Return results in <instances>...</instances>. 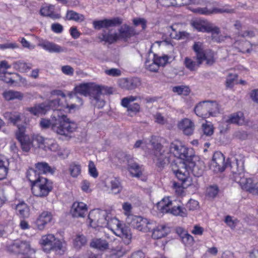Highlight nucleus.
I'll use <instances>...</instances> for the list:
<instances>
[{
	"label": "nucleus",
	"mask_w": 258,
	"mask_h": 258,
	"mask_svg": "<svg viewBox=\"0 0 258 258\" xmlns=\"http://www.w3.org/2000/svg\"><path fill=\"white\" fill-rule=\"evenodd\" d=\"M122 23V20L117 17L112 19H104L100 21H95L93 25L95 29H100L102 28H107L110 27L119 25Z\"/></svg>",
	"instance_id": "17"
},
{
	"label": "nucleus",
	"mask_w": 258,
	"mask_h": 258,
	"mask_svg": "<svg viewBox=\"0 0 258 258\" xmlns=\"http://www.w3.org/2000/svg\"><path fill=\"white\" fill-rule=\"evenodd\" d=\"M51 29L55 33H61L63 31V28L59 23H53L51 26Z\"/></svg>",
	"instance_id": "63"
},
{
	"label": "nucleus",
	"mask_w": 258,
	"mask_h": 258,
	"mask_svg": "<svg viewBox=\"0 0 258 258\" xmlns=\"http://www.w3.org/2000/svg\"><path fill=\"white\" fill-rule=\"evenodd\" d=\"M44 102L39 104H35L33 106L28 107L26 110L29 112L31 114L35 116H39L40 115H45L46 114V106Z\"/></svg>",
	"instance_id": "25"
},
{
	"label": "nucleus",
	"mask_w": 258,
	"mask_h": 258,
	"mask_svg": "<svg viewBox=\"0 0 258 258\" xmlns=\"http://www.w3.org/2000/svg\"><path fill=\"white\" fill-rule=\"evenodd\" d=\"M141 100L140 96H130L122 99L121 104L123 107H127L128 105L131 104V103L138 100Z\"/></svg>",
	"instance_id": "49"
},
{
	"label": "nucleus",
	"mask_w": 258,
	"mask_h": 258,
	"mask_svg": "<svg viewBox=\"0 0 258 258\" xmlns=\"http://www.w3.org/2000/svg\"><path fill=\"white\" fill-rule=\"evenodd\" d=\"M105 218V220H103V222L106 226H121L120 221L116 217H112L106 214Z\"/></svg>",
	"instance_id": "47"
},
{
	"label": "nucleus",
	"mask_w": 258,
	"mask_h": 258,
	"mask_svg": "<svg viewBox=\"0 0 258 258\" xmlns=\"http://www.w3.org/2000/svg\"><path fill=\"white\" fill-rule=\"evenodd\" d=\"M254 181L255 180L250 178H244V175H243L241 177H239V176H236V182L240 185L243 189L248 192L249 191L250 188L252 186Z\"/></svg>",
	"instance_id": "28"
},
{
	"label": "nucleus",
	"mask_w": 258,
	"mask_h": 258,
	"mask_svg": "<svg viewBox=\"0 0 258 258\" xmlns=\"http://www.w3.org/2000/svg\"><path fill=\"white\" fill-rule=\"evenodd\" d=\"M98 91L96 93H93L91 96V104L95 107L98 108H102L105 105V101L104 99L102 97V95L101 94V90L98 87Z\"/></svg>",
	"instance_id": "26"
},
{
	"label": "nucleus",
	"mask_w": 258,
	"mask_h": 258,
	"mask_svg": "<svg viewBox=\"0 0 258 258\" xmlns=\"http://www.w3.org/2000/svg\"><path fill=\"white\" fill-rule=\"evenodd\" d=\"M210 169L215 172H222L227 167L223 154L220 152H216L210 162Z\"/></svg>",
	"instance_id": "12"
},
{
	"label": "nucleus",
	"mask_w": 258,
	"mask_h": 258,
	"mask_svg": "<svg viewBox=\"0 0 258 258\" xmlns=\"http://www.w3.org/2000/svg\"><path fill=\"white\" fill-rule=\"evenodd\" d=\"M25 127H19V131L16 132V137L21 145V148L23 151L28 152L32 147L31 139L29 136L25 134Z\"/></svg>",
	"instance_id": "13"
},
{
	"label": "nucleus",
	"mask_w": 258,
	"mask_h": 258,
	"mask_svg": "<svg viewBox=\"0 0 258 258\" xmlns=\"http://www.w3.org/2000/svg\"><path fill=\"white\" fill-rule=\"evenodd\" d=\"M27 177L31 182V186L33 183L39 181L43 178V177L39 174L36 169L35 170L33 169H30L27 171Z\"/></svg>",
	"instance_id": "34"
},
{
	"label": "nucleus",
	"mask_w": 258,
	"mask_h": 258,
	"mask_svg": "<svg viewBox=\"0 0 258 258\" xmlns=\"http://www.w3.org/2000/svg\"><path fill=\"white\" fill-rule=\"evenodd\" d=\"M202 130L204 135L207 136H211L214 132L213 126L207 124H203L202 125Z\"/></svg>",
	"instance_id": "56"
},
{
	"label": "nucleus",
	"mask_w": 258,
	"mask_h": 258,
	"mask_svg": "<svg viewBox=\"0 0 258 258\" xmlns=\"http://www.w3.org/2000/svg\"><path fill=\"white\" fill-rule=\"evenodd\" d=\"M5 117L8 118V120L18 127V131H19V126L22 127L23 125L20 126L18 123L21 121V114L17 112H6L5 114Z\"/></svg>",
	"instance_id": "32"
},
{
	"label": "nucleus",
	"mask_w": 258,
	"mask_h": 258,
	"mask_svg": "<svg viewBox=\"0 0 258 258\" xmlns=\"http://www.w3.org/2000/svg\"><path fill=\"white\" fill-rule=\"evenodd\" d=\"M172 203L168 198H163L157 204V208L162 213H171L174 216L185 217L187 215L186 209L180 206H173L170 208Z\"/></svg>",
	"instance_id": "6"
},
{
	"label": "nucleus",
	"mask_w": 258,
	"mask_h": 258,
	"mask_svg": "<svg viewBox=\"0 0 258 258\" xmlns=\"http://www.w3.org/2000/svg\"><path fill=\"white\" fill-rule=\"evenodd\" d=\"M66 243L62 242L58 239H55V242L52 245V250L56 252L61 253V252H63L66 250Z\"/></svg>",
	"instance_id": "45"
},
{
	"label": "nucleus",
	"mask_w": 258,
	"mask_h": 258,
	"mask_svg": "<svg viewBox=\"0 0 258 258\" xmlns=\"http://www.w3.org/2000/svg\"><path fill=\"white\" fill-rule=\"evenodd\" d=\"M139 34L135 29L132 26L126 24L122 25L118 30V33L114 34H108L103 33L100 37L101 41H104L110 44L113 43L118 39H121L124 41H127L128 40Z\"/></svg>",
	"instance_id": "4"
},
{
	"label": "nucleus",
	"mask_w": 258,
	"mask_h": 258,
	"mask_svg": "<svg viewBox=\"0 0 258 258\" xmlns=\"http://www.w3.org/2000/svg\"><path fill=\"white\" fill-rule=\"evenodd\" d=\"M192 48L196 52L197 60H199V64H202L204 60L206 61V64L208 66H212L215 62L214 52L210 51L206 54L202 47V43L195 42Z\"/></svg>",
	"instance_id": "10"
},
{
	"label": "nucleus",
	"mask_w": 258,
	"mask_h": 258,
	"mask_svg": "<svg viewBox=\"0 0 258 258\" xmlns=\"http://www.w3.org/2000/svg\"><path fill=\"white\" fill-rule=\"evenodd\" d=\"M98 85L93 84L86 83L81 84L75 87L74 92L69 94L70 98L76 96L77 94L84 95L85 96H89L91 97L93 93L98 92Z\"/></svg>",
	"instance_id": "11"
},
{
	"label": "nucleus",
	"mask_w": 258,
	"mask_h": 258,
	"mask_svg": "<svg viewBox=\"0 0 258 258\" xmlns=\"http://www.w3.org/2000/svg\"><path fill=\"white\" fill-rule=\"evenodd\" d=\"M106 75L112 77H118L121 75V71L120 70L115 68H112L105 71Z\"/></svg>",
	"instance_id": "57"
},
{
	"label": "nucleus",
	"mask_w": 258,
	"mask_h": 258,
	"mask_svg": "<svg viewBox=\"0 0 258 258\" xmlns=\"http://www.w3.org/2000/svg\"><path fill=\"white\" fill-rule=\"evenodd\" d=\"M226 122L228 123H235L238 125L243 124L244 123L243 113L239 112L230 115Z\"/></svg>",
	"instance_id": "33"
},
{
	"label": "nucleus",
	"mask_w": 258,
	"mask_h": 258,
	"mask_svg": "<svg viewBox=\"0 0 258 258\" xmlns=\"http://www.w3.org/2000/svg\"><path fill=\"white\" fill-rule=\"evenodd\" d=\"M129 227H114L111 229L114 233L117 236L121 237L125 244H128L132 239V234Z\"/></svg>",
	"instance_id": "18"
},
{
	"label": "nucleus",
	"mask_w": 258,
	"mask_h": 258,
	"mask_svg": "<svg viewBox=\"0 0 258 258\" xmlns=\"http://www.w3.org/2000/svg\"><path fill=\"white\" fill-rule=\"evenodd\" d=\"M40 46L45 50L50 53H61L66 52L67 49L61 47L53 42L48 41H44L40 44Z\"/></svg>",
	"instance_id": "22"
},
{
	"label": "nucleus",
	"mask_w": 258,
	"mask_h": 258,
	"mask_svg": "<svg viewBox=\"0 0 258 258\" xmlns=\"http://www.w3.org/2000/svg\"><path fill=\"white\" fill-rule=\"evenodd\" d=\"M66 17L69 20H73L76 22H83L85 20L83 15L78 13L72 10L67 11Z\"/></svg>",
	"instance_id": "37"
},
{
	"label": "nucleus",
	"mask_w": 258,
	"mask_h": 258,
	"mask_svg": "<svg viewBox=\"0 0 258 258\" xmlns=\"http://www.w3.org/2000/svg\"><path fill=\"white\" fill-rule=\"evenodd\" d=\"M123 162H126L128 166V169L133 176L140 177L142 174L141 167L136 163L133 157L128 154L124 155Z\"/></svg>",
	"instance_id": "14"
},
{
	"label": "nucleus",
	"mask_w": 258,
	"mask_h": 258,
	"mask_svg": "<svg viewBox=\"0 0 258 258\" xmlns=\"http://www.w3.org/2000/svg\"><path fill=\"white\" fill-rule=\"evenodd\" d=\"M191 11L197 14L209 15L212 14L211 10L208 9L207 8H192Z\"/></svg>",
	"instance_id": "52"
},
{
	"label": "nucleus",
	"mask_w": 258,
	"mask_h": 258,
	"mask_svg": "<svg viewBox=\"0 0 258 258\" xmlns=\"http://www.w3.org/2000/svg\"><path fill=\"white\" fill-rule=\"evenodd\" d=\"M90 246L100 251H104L108 249L109 244L108 242L104 239L95 238L90 243Z\"/></svg>",
	"instance_id": "30"
},
{
	"label": "nucleus",
	"mask_w": 258,
	"mask_h": 258,
	"mask_svg": "<svg viewBox=\"0 0 258 258\" xmlns=\"http://www.w3.org/2000/svg\"><path fill=\"white\" fill-rule=\"evenodd\" d=\"M122 209L124 211V214L126 216V222L127 224L131 226H144L151 224L147 218L132 214L131 213L132 206L129 203H124Z\"/></svg>",
	"instance_id": "7"
},
{
	"label": "nucleus",
	"mask_w": 258,
	"mask_h": 258,
	"mask_svg": "<svg viewBox=\"0 0 258 258\" xmlns=\"http://www.w3.org/2000/svg\"><path fill=\"white\" fill-rule=\"evenodd\" d=\"M43 148L45 151L55 152L58 150L59 146L56 142L50 141V143H47V145H44Z\"/></svg>",
	"instance_id": "55"
},
{
	"label": "nucleus",
	"mask_w": 258,
	"mask_h": 258,
	"mask_svg": "<svg viewBox=\"0 0 258 258\" xmlns=\"http://www.w3.org/2000/svg\"><path fill=\"white\" fill-rule=\"evenodd\" d=\"M237 74H229L226 79V86L227 87H232L233 85L234 81L237 78Z\"/></svg>",
	"instance_id": "61"
},
{
	"label": "nucleus",
	"mask_w": 258,
	"mask_h": 258,
	"mask_svg": "<svg viewBox=\"0 0 258 258\" xmlns=\"http://www.w3.org/2000/svg\"><path fill=\"white\" fill-rule=\"evenodd\" d=\"M111 190L114 194L119 193L121 189L122 186L118 178L114 177L110 181Z\"/></svg>",
	"instance_id": "42"
},
{
	"label": "nucleus",
	"mask_w": 258,
	"mask_h": 258,
	"mask_svg": "<svg viewBox=\"0 0 258 258\" xmlns=\"http://www.w3.org/2000/svg\"><path fill=\"white\" fill-rule=\"evenodd\" d=\"M55 238L52 234L44 235L40 240V243L43 246V250L46 252H49L52 250V245L55 242Z\"/></svg>",
	"instance_id": "24"
},
{
	"label": "nucleus",
	"mask_w": 258,
	"mask_h": 258,
	"mask_svg": "<svg viewBox=\"0 0 258 258\" xmlns=\"http://www.w3.org/2000/svg\"><path fill=\"white\" fill-rule=\"evenodd\" d=\"M3 96L7 101L14 100L15 99L22 100L24 97V95L19 91L9 90L3 93Z\"/></svg>",
	"instance_id": "31"
},
{
	"label": "nucleus",
	"mask_w": 258,
	"mask_h": 258,
	"mask_svg": "<svg viewBox=\"0 0 258 258\" xmlns=\"http://www.w3.org/2000/svg\"><path fill=\"white\" fill-rule=\"evenodd\" d=\"M184 64L187 69L191 71H194L201 64H199L198 60L196 61L190 58L186 57L184 59Z\"/></svg>",
	"instance_id": "44"
},
{
	"label": "nucleus",
	"mask_w": 258,
	"mask_h": 258,
	"mask_svg": "<svg viewBox=\"0 0 258 258\" xmlns=\"http://www.w3.org/2000/svg\"><path fill=\"white\" fill-rule=\"evenodd\" d=\"M154 58L155 59L156 63H158L160 66H165L168 60V56L167 55H164L161 57H156L155 55H154Z\"/></svg>",
	"instance_id": "59"
},
{
	"label": "nucleus",
	"mask_w": 258,
	"mask_h": 258,
	"mask_svg": "<svg viewBox=\"0 0 258 258\" xmlns=\"http://www.w3.org/2000/svg\"><path fill=\"white\" fill-rule=\"evenodd\" d=\"M141 81L139 78H122L119 81V86L127 90H133L141 85Z\"/></svg>",
	"instance_id": "16"
},
{
	"label": "nucleus",
	"mask_w": 258,
	"mask_h": 258,
	"mask_svg": "<svg viewBox=\"0 0 258 258\" xmlns=\"http://www.w3.org/2000/svg\"><path fill=\"white\" fill-rule=\"evenodd\" d=\"M124 107L127 109L128 111H131L134 113L139 112L140 109V106L137 103H133V104H130L127 107Z\"/></svg>",
	"instance_id": "62"
},
{
	"label": "nucleus",
	"mask_w": 258,
	"mask_h": 258,
	"mask_svg": "<svg viewBox=\"0 0 258 258\" xmlns=\"http://www.w3.org/2000/svg\"><path fill=\"white\" fill-rule=\"evenodd\" d=\"M166 227H156L152 230V237L154 239H160L166 235Z\"/></svg>",
	"instance_id": "39"
},
{
	"label": "nucleus",
	"mask_w": 258,
	"mask_h": 258,
	"mask_svg": "<svg viewBox=\"0 0 258 258\" xmlns=\"http://www.w3.org/2000/svg\"><path fill=\"white\" fill-rule=\"evenodd\" d=\"M194 110L197 115L206 118L210 116H216L219 113V107L216 101L206 100L198 103Z\"/></svg>",
	"instance_id": "5"
},
{
	"label": "nucleus",
	"mask_w": 258,
	"mask_h": 258,
	"mask_svg": "<svg viewBox=\"0 0 258 258\" xmlns=\"http://www.w3.org/2000/svg\"><path fill=\"white\" fill-rule=\"evenodd\" d=\"M177 233L180 236L182 242L185 245H191L194 243V238L187 231L182 230L181 227L177 229Z\"/></svg>",
	"instance_id": "27"
},
{
	"label": "nucleus",
	"mask_w": 258,
	"mask_h": 258,
	"mask_svg": "<svg viewBox=\"0 0 258 258\" xmlns=\"http://www.w3.org/2000/svg\"><path fill=\"white\" fill-rule=\"evenodd\" d=\"M198 205L199 203L198 201L190 199L186 204V208L188 209L189 211H193L197 208Z\"/></svg>",
	"instance_id": "58"
},
{
	"label": "nucleus",
	"mask_w": 258,
	"mask_h": 258,
	"mask_svg": "<svg viewBox=\"0 0 258 258\" xmlns=\"http://www.w3.org/2000/svg\"><path fill=\"white\" fill-rule=\"evenodd\" d=\"M59 102L60 99L58 98L44 102V105L46 106L45 109L47 112L50 110H53V112L56 110L61 111V108L57 109V107L60 106Z\"/></svg>",
	"instance_id": "35"
},
{
	"label": "nucleus",
	"mask_w": 258,
	"mask_h": 258,
	"mask_svg": "<svg viewBox=\"0 0 258 258\" xmlns=\"http://www.w3.org/2000/svg\"><path fill=\"white\" fill-rule=\"evenodd\" d=\"M173 92L177 93L178 95L182 94L187 96L190 92L189 88L187 86H178L174 87L172 89Z\"/></svg>",
	"instance_id": "48"
},
{
	"label": "nucleus",
	"mask_w": 258,
	"mask_h": 258,
	"mask_svg": "<svg viewBox=\"0 0 258 258\" xmlns=\"http://www.w3.org/2000/svg\"><path fill=\"white\" fill-rule=\"evenodd\" d=\"M61 70L65 75L72 76L74 74V69L70 66H64L61 67Z\"/></svg>",
	"instance_id": "64"
},
{
	"label": "nucleus",
	"mask_w": 258,
	"mask_h": 258,
	"mask_svg": "<svg viewBox=\"0 0 258 258\" xmlns=\"http://www.w3.org/2000/svg\"><path fill=\"white\" fill-rule=\"evenodd\" d=\"M151 143L153 147V160L158 167H163L169 162V152L172 153L175 157L182 161H187L188 159L190 160L191 157H195L191 149H188L180 144L171 143L168 148L164 147L160 143H156L151 141Z\"/></svg>",
	"instance_id": "1"
},
{
	"label": "nucleus",
	"mask_w": 258,
	"mask_h": 258,
	"mask_svg": "<svg viewBox=\"0 0 258 258\" xmlns=\"http://www.w3.org/2000/svg\"><path fill=\"white\" fill-rule=\"evenodd\" d=\"M32 147L36 148H43L44 143V139L43 137L39 135H34L32 139Z\"/></svg>",
	"instance_id": "43"
},
{
	"label": "nucleus",
	"mask_w": 258,
	"mask_h": 258,
	"mask_svg": "<svg viewBox=\"0 0 258 258\" xmlns=\"http://www.w3.org/2000/svg\"><path fill=\"white\" fill-rule=\"evenodd\" d=\"M125 254V250L118 247L117 249L112 251L110 254L111 258H119Z\"/></svg>",
	"instance_id": "60"
},
{
	"label": "nucleus",
	"mask_w": 258,
	"mask_h": 258,
	"mask_svg": "<svg viewBox=\"0 0 258 258\" xmlns=\"http://www.w3.org/2000/svg\"><path fill=\"white\" fill-rule=\"evenodd\" d=\"M9 162L0 158V180L5 179L8 171Z\"/></svg>",
	"instance_id": "41"
},
{
	"label": "nucleus",
	"mask_w": 258,
	"mask_h": 258,
	"mask_svg": "<svg viewBox=\"0 0 258 258\" xmlns=\"http://www.w3.org/2000/svg\"><path fill=\"white\" fill-rule=\"evenodd\" d=\"M35 168L39 174L49 173L53 174L55 171V168H52L48 163L41 162L35 164Z\"/></svg>",
	"instance_id": "29"
},
{
	"label": "nucleus",
	"mask_w": 258,
	"mask_h": 258,
	"mask_svg": "<svg viewBox=\"0 0 258 258\" xmlns=\"http://www.w3.org/2000/svg\"><path fill=\"white\" fill-rule=\"evenodd\" d=\"M52 188V182L47 178L43 177L39 181L32 185L31 190L35 196L44 197L48 195Z\"/></svg>",
	"instance_id": "8"
},
{
	"label": "nucleus",
	"mask_w": 258,
	"mask_h": 258,
	"mask_svg": "<svg viewBox=\"0 0 258 258\" xmlns=\"http://www.w3.org/2000/svg\"><path fill=\"white\" fill-rule=\"evenodd\" d=\"M229 166L231 172L233 173L234 180L235 181L236 176L241 177L244 175V166L242 161L240 160L238 161L237 159H235L233 162L230 163Z\"/></svg>",
	"instance_id": "19"
},
{
	"label": "nucleus",
	"mask_w": 258,
	"mask_h": 258,
	"mask_svg": "<svg viewBox=\"0 0 258 258\" xmlns=\"http://www.w3.org/2000/svg\"><path fill=\"white\" fill-rule=\"evenodd\" d=\"M87 242L86 237L83 235H78L74 241V245L77 248H80Z\"/></svg>",
	"instance_id": "50"
},
{
	"label": "nucleus",
	"mask_w": 258,
	"mask_h": 258,
	"mask_svg": "<svg viewBox=\"0 0 258 258\" xmlns=\"http://www.w3.org/2000/svg\"><path fill=\"white\" fill-rule=\"evenodd\" d=\"M54 6L49 5L48 6L42 7L40 10V14L43 17H48L52 11H54Z\"/></svg>",
	"instance_id": "51"
},
{
	"label": "nucleus",
	"mask_w": 258,
	"mask_h": 258,
	"mask_svg": "<svg viewBox=\"0 0 258 258\" xmlns=\"http://www.w3.org/2000/svg\"><path fill=\"white\" fill-rule=\"evenodd\" d=\"M54 219L50 212H43L37 219V226H45L46 224L52 225L54 224Z\"/></svg>",
	"instance_id": "23"
},
{
	"label": "nucleus",
	"mask_w": 258,
	"mask_h": 258,
	"mask_svg": "<svg viewBox=\"0 0 258 258\" xmlns=\"http://www.w3.org/2000/svg\"><path fill=\"white\" fill-rule=\"evenodd\" d=\"M193 158L187 160V161L179 160L173 162L171 164V170L177 178L181 182V184L185 183L188 178L189 171L195 176L200 177L204 173V168L202 163L198 161L196 163L193 161Z\"/></svg>",
	"instance_id": "3"
},
{
	"label": "nucleus",
	"mask_w": 258,
	"mask_h": 258,
	"mask_svg": "<svg viewBox=\"0 0 258 258\" xmlns=\"http://www.w3.org/2000/svg\"><path fill=\"white\" fill-rule=\"evenodd\" d=\"M88 168L90 175L94 178L97 177L98 176V173L93 161H89Z\"/></svg>",
	"instance_id": "53"
},
{
	"label": "nucleus",
	"mask_w": 258,
	"mask_h": 258,
	"mask_svg": "<svg viewBox=\"0 0 258 258\" xmlns=\"http://www.w3.org/2000/svg\"><path fill=\"white\" fill-rule=\"evenodd\" d=\"M219 190V187L217 184L210 185L206 188V195L209 198L213 199L217 196Z\"/></svg>",
	"instance_id": "36"
},
{
	"label": "nucleus",
	"mask_w": 258,
	"mask_h": 258,
	"mask_svg": "<svg viewBox=\"0 0 258 258\" xmlns=\"http://www.w3.org/2000/svg\"><path fill=\"white\" fill-rule=\"evenodd\" d=\"M178 127L186 136L191 135L195 130L194 123L188 118L182 119L178 124Z\"/></svg>",
	"instance_id": "21"
},
{
	"label": "nucleus",
	"mask_w": 258,
	"mask_h": 258,
	"mask_svg": "<svg viewBox=\"0 0 258 258\" xmlns=\"http://www.w3.org/2000/svg\"><path fill=\"white\" fill-rule=\"evenodd\" d=\"M6 250L10 253L24 255L29 252L31 247L29 242L17 239L8 242Z\"/></svg>",
	"instance_id": "9"
},
{
	"label": "nucleus",
	"mask_w": 258,
	"mask_h": 258,
	"mask_svg": "<svg viewBox=\"0 0 258 258\" xmlns=\"http://www.w3.org/2000/svg\"><path fill=\"white\" fill-rule=\"evenodd\" d=\"M106 212L100 209H94L91 210L88 215L89 224H104L103 220H105V216Z\"/></svg>",
	"instance_id": "15"
},
{
	"label": "nucleus",
	"mask_w": 258,
	"mask_h": 258,
	"mask_svg": "<svg viewBox=\"0 0 258 258\" xmlns=\"http://www.w3.org/2000/svg\"><path fill=\"white\" fill-rule=\"evenodd\" d=\"M69 170L73 177H77L81 173V167L80 165L72 163L70 166Z\"/></svg>",
	"instance_id": "46"
},
{
	"label": "nucleus",
	"mask_w": 258,
	"mask_h": 258,
	"mask_svg": "<svg viewBox=\"0 0 258 258\" xmlns=\"http://www.w3.org/2000/svg\"><path fill=\"white\" fill-rule=\"evenodd\" d=\"M225 222L228 226H235L239 224V221L230 216H227L225 219Z\"/></svg>",
	"instance_id": "54"
},
{
	"label": "nucleus",
	"mask_w": 258,
	"mask_h": 258,
	"mask_svg": "<svg viewBox=\"0 0 258 258\" xmlns=\"http://www.w3.org/2000/svg\"><path fill=\"white\" fill-rule=\"evenodd\" d=\"M197 29H199L201 31L206 32L208 33H212L214 31V34L217 33L218 32H220V29L214 26L211 23H207L202 26H199V27H197Z\"/></svg>",
	"instance_id": "38"
},
{
	"label": "nucleus",
	"mask_w": 258,
	"mask_h": 258,
	"mask_svg": "<svg viewBox=\"0 0 258 258\" xmlns=\"http://www.w3.org/2000/svg\"><path fill=\"white\" fill-rule=\"evenodd\" d=\"M40 125L43 128L51 127L57 134L68 136L77 128V123L69 118L62 111L56 110L53 112L50 119L42 118Z\"/></svg>",
	"instance_id": "2"
},
{
	"label": "nucleus",
	"mask_w": 258,
	"mask_h": 258,
	"mask_svg": "<svg viewBox=\"0 0 258 258\" xmlns=\"http://www.w3.org/2000/svg\"><path fill=\"white\" fill-rule=\"evenodd\" d=\"M87 211L86 204L83 202H75L72 207L71 213L74 217H83Z\"/></svg>",
	"instance_id": "20"
},
{
	"label": "nucleus",
	"mask_w": 258,
	"mask_h": 258,
	"mask_svg": "<svg viewBox=\"0 0 258 258\" xmlns=\"http://www.w3.org/2000/svg\"><path fill=\"white\" fill-rule=\"evenodd\" d=\"M13 65L15 69L20 72H25L27 70H30L32 66L31 63H27L23 61L15 62Z\"/></svg>",
	"instance_id": "40"
}]
</instances>
